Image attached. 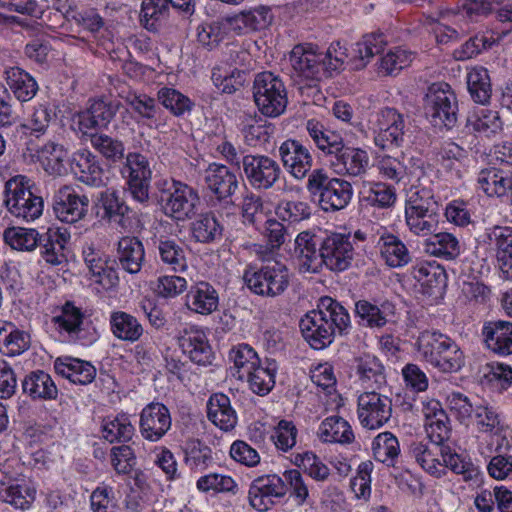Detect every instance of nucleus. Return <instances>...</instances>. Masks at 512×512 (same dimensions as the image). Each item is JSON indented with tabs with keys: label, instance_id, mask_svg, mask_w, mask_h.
Listing matches in <instances>:
<instances>
[{
	"label": "nucleus",
	"instance_id": "1",
	"mask_svg": "<svg viewBox=\"0 0 512 512\" xmlns=\"http://www.w3.org/2000/svg\"><path fill=\"white\" fill-rule=\"evenodd\" d=\"M300 330L309 345L323 349L333 341L335 333H344L350 326L347 310L330 297L320 299L316 310L310 311L300 320Z\"/></svg>",
	"mask_w": 512,
	"mask_h": 512
},
{
	"label": "nucleus",
	"instance_id": "2",
	"mask_svg": "<svg viewBox=\"0 0 512 512\" xmlns=\"http://www.w3.org/2000/svg\"><path fill=\"white\" fill-rule=\"evenodd\" d=\"M306 189L325 212H336L344 209L353 196V188L349 181L343 178L330 177L323 168L312 170L308 175Z\"/></svg>",
	"mask_w": 512,
	"mask_h": 512
},
{
	"label": "nucleus",
	"instance_id": "3",
	"mask_svg": "<svg viewBox=\"0 0 512 512\" xmlns=\"http://www.w3.org/2000/svg\"><path fill=\"white\" fill-rule=\"evenodd\" d=\"M163 213L177 222L192 219L200 204L197 191L181 181L161 180L157 183Z\"/></svg>",
	"mask_w": 512,
	"mask_h": 512
},
{
	"label": "nucleus",
	"instance_id": "4",
	"mask_svg": "<svg viewBox=\"0 0 512 512\" xmlns=\"http://www.w3.org/2000/svg\"><path fill=\"white\" fill-rule=\"evenodd\" d=\"M425 114L437 128H452L457 122L458 102L449 84L433 83L425 96Z\"/></svg>",
	"mask_w": 512,
	"mask_h": 512
},
{
	"label": "nucleus",
	"instance_id": "5",
	"mask_svg": "<svg viewBox=\"0 0 512 512\" xmlns=\"http://www.w3.org/2000/svg\"><path fill=\"white\" fill-rule=\"evenodd\" d=\"M4 205L13 216L26 221L38 218L43 211L42 198L32 193L29 180L22 175L6 182Z\"/></svg>",
	"mask_w": 512,
	"mask_h": 512
},
{
	"label": "nucleus",
	"instance_id": "6",
	"mask_svg": "<svg viewBox=\"0 0 512 512\" xmlns=\"http://www.w3.org/2000/svg\"><path fill=\"white\" fill-rule=\"evenodd\" d=\"M253 97L259 111L269 117L281 115L287 106L283 81L272 72L258 73L253 82Z\"/></svg>",
	"mask_w": 512,
	"mask_h": 512
},
{
	"label": "nucleus",
	"instance_id": "7",
	"mask_svg": "<svg viewBox=\"0 0 512 512\" xmlns=\"http://www.w3.org/2000/svg\"><path fill=\"white\" fill-rule=\"evenodd\" d=\"M51 322L60 336L68 342L89 345L97 339L96 329L85 322L82 309L72 302H66L59 313L52 317Z\"/></svg>",
	"mask_w": 512,
	"mask_h": 512
},
{
	"label": "nucleus",
	"instance_id": "8",
	"mask_svg": "<svg viewBox=\"0 0 512 512\" xmlns=\"http://www.w3.org/2000/svg\"><path fill=\"white\" fill-rule=\"evenodd\" d=\"M243 279L253 293L267 297L281 295L290 282L287 267L279 262L262 266L258 270L248 269Z\"/></svg>",
	"mask_w": 512,
	"mask_h": 512
},
{
	"label": "nucleus",
	"instance_id": "9",
	"mask_svg": "<svg viewBox=\"0 0 512 512\" xmlns=\"http://www.w3.org/2000/svg\"><path fill=\"white\" fill-rule=\"evenodd\" d=\"M392 401L379 391L361 393L357 400V416L360 424L369 430L383 427L391 418Z\"/></svg>",
	"mask_w": 512,
	"mask_h": 512
},
{
	"label": "nucleus",
	"instance_id": "10",
	"mask_svg": "<svg viewBox=\"0 0 512 512\" xmlns=\"http://www.w3.org/2000/svg\"><path fill=\"white\" fill-rule=\"evenodd\" d=\"M241 164L247 182L256 190L271 189L282 174L278 162L264 154H247Z\"/></svg>",
	"mask_w": 512,
	"mask_h": 512
},
{
	"label": "nucleus",
	"instance_id": "11",
	"mask_svg": "<svg viewBox=\"0 0 512 512\" xmlns=\"http://www.w3.org/2000/svg\"><path fill=\"white\" fill-rule=\"evenodd\" d=\"M120 173L126 180L133 199L140 203L147 202L152 172L146 156L138 152H129L125 156Z\"/></svg>",
	"mask_w": 512,
	"mask_h": 512
},
{
	"label": "nucleus",
	"instance_id": "12",
	"mask_svg": "<svg viewBox=\"0 0 512 512\" xmlns=\"http://www.w3.org/2000/svg\"><path fill=\"white\" fill-rule=\"evenodd\" d=\"M321 265L331 271L346 270L354 257V245L350 234L331 233L320 242Z\"/></svg>",
	"mask_w": 512,
	"mask_h": 512
},
{
	"label": "nucleus",
	"instance_id": "13",
	"mask_svg": "<svg viewBox=\"0 0 512 512\" xmlns=\"http://www.w3.org/2000/svg\"><path fill=\"white\" fill-rule=\"evenodd\" d=\"M286 490L285 482L276 474L257 477L249 487V504L258 512H266L285 496Z\"/></svg>",
	"mask_w": 512,
	"mask_h": 512
},
{
	"label": "nucleus",
	"instance_id": "14",
	"mask_svg": "<svg viewBox=\"0 0 512 512\" xmlns=\"http://www.w3.org/2000/svg\"><path fill=\"white\" fill-rule=\"evenodd\" d=\"M377 135L375 144L382 148L399 146L403 142L405 121L402 114L396 109L385 107L373 115L371 120Z\"/></svg>",
	"mask_w": 512,
	"mask_h": 512
},
{
	"label": "nucleus",
	"instance_id": "15",
	"mask_svg": "<svg viewBox=\"0 0 512 512\" xmlns=\"http://www.w3.org/2000/svg\"><path fill=\"white\" fill-rule=\"evenodd\" d=\"M325 57L318 47L311 43L296 45L290 53V63L299 77L306 80L318 81L327 75L324 63Z\"/></svg>",
	"mask_w": 512,
	"mask_h": 512
},
{
	"label": "nucleus",
	"instance_id": "16",
	"mask_svg": "<svg viewBox=\"0 0 512 512\" xmlns=\"http://www.w3.org/2000/svg\"><path fill=\"white\" fill-rule=\"evenodd\" d=\"M329 164L338 175L361 176L369 164L367 152L361 148L345 145L343 138L338 143L337 149L329 154Z\"/></svg>",
	"mask_w": 512,
	"mask_h": 512
},
{
	"label": "nucleus",
	"instance_id": "17",
	"mask_svg": "<svg viewBox=\"0 0 512 512\" xmlns=\"http://www.w3.org/2000/svg\"><path fill=\"white\" fill-rule=\"evenodd\" d=\"M89 199L78 194L72 187H61L54 196L53 210L56 217L66 223H75L86 215Z\"/></svg>",
	"mask_w": 512,
	"mask_h": 512
},
{
	"label": "nucleus",
	"instance_id": "18",
	"mask_svg": "<svg viewBox=\"0 0 512 512\" xmlns=\"http://www.w3.org/2000/svg\"><path fill=\"white\" fill-rule=\"evenodd\" d=\"M472 419L477 429L482 433L489 434L496 441V450H507L510 447V440L507 438V428L504 426L499 413L485 402H478Z\"/></svg>",
	"mask_w": 512,
	"mask_h": 512
},
{
	"label": "nucleus",
	"instance_id": "19",
	"mask_svg": "<svg viewBox=\"0 0 512 512\" xmlns=\"http://www.w3.org/2000/svg\"><path fill=\"white\" fill-rule=\"evenodd\" d=\"M141 435L149 441L160 440L171 427V415L168 408L158 402L145 406L140 414Z\"/></svg>",
	"mask_w": 512,
	"mask_h": 512
},
{
	"label": "nucleus",
	"instance_id": "20",
	"mask_svg": "<svg viewBox=\"0 0 512 512\" xmlns=\"http://www.w3.org/2000/svg\"><path fill=\"white\" fill-rule=\"evenodd\" d=\"M422 414L428 438L432 443L443 446V443L450 438L451 425L441 403L435 399L422 402Z\"/></svg>",
	"mask_w": 512,
	"mask_h": 512
},
{
	"label": "nucleus",
	"instance_id": "21",
	"mask_svg": "<svg viewBox=\"0 0 512 512\" xmlns=\"http://www.w3.org/2000/svg\"><path fill=\"white\" fill-rule=\"evenodd\" d=\"M279 157L287 172L296 179H303L312 168L309 150L297 140L288 139L279 147Z\"/></svg>",
	"mask_w": 512,
	"mask_h": 512
},
{
	"label": "nucleus",
	"instance_id": "22",
	"mask_svg": "<svg viewBox=\"0 0 512 512\" xmlns=\"http://www.w3.org/2000/svg\"><path fill=\"white\" fill-rule=\"evenodd\" d=\"M120 107L121 103L118 100H93L89 108L78 115L80 130L87 134L90 129L107 127Z\"/></svg>",
	"mask_w": 512,
	"mask_h": 512
},
{
	"label": "nucleus",
	"instance_id": "23",
	"mask_svg": "<svg viewBox=\"0 0 512 512\" xmlns=\"http://www.w3.org/2000/svg\"><path fill=\"white\" fill-rule=\"evenodd\" d=\"M70 169L75 177L90 186L104 185V170L97 158L87 149H81L72 155Z\"/></svg>",
	"mask_w": 512,
	"mask_h": 512
},
{
	"label": "nucleus",
	"instance_id": "24",
	"mask_svg": "<svg viewBox=\"0 0 512 512\" xmlns=\"http://www.w3.org/2000/svg\"><path fill=\"white\" fill-rule=\"evenodd\" d=\"M84 261L95 278V282L100 284L103 289L109 290L118 284L117 272L108 266V257L93 244L86 245L83 248Z\"/></svg>",
	"mask_w": 512,
	"mask_h": 512
},
{
	"label": "nucleus",
	"instance_id": "25",
	"mask_svg": "<svg viewBox=\"0 0 512 512\" xmlns=\"http://www.w3.org/2000/svg\"><path fill=\"white\" fill-rule=\"evenodd\" d=\"M317 237L309 231H303L295 239L293 256L301 272H318L321 268V253Z\"/></svg>",
	"mask_w": 512,
	"mask_h": 512
},
{
	"label": "nucleus",
	"instance_id": "26",
	"mask_svg": "<svg viewBox=\"0 0 512 512\" xmlns=\"http://www.w3.org/2000/svg\"><path fill=\"white\" fill-rule=\"evenodd\" d=\"M70 240V234L65 228L49 227L39 234L38 245L41 247L43 259L52 265H59L66 261L65 248Z\"/></svg>",
	"mask_w": 512,
	"mask_h": 512
},
{
	"label": "nucleus",
	"instance_id": "27",
	"mask_svg": "<svg viewBox=\"0 0 512 512\" xmlns=\"http://www.w3.org/2000/svg\"><path fill=\"white\" fill-rule=\"evenodd\" d=\"M205 183L220 200L231 197L238 188L236 174L222 164L209 165L205 170Z\"/></svg>",
	"mask_w": 512,
	"mask_h": 512
},
{
	"label": "nucleus",
	"instance_id": "28",
	"mask_svg": "<svg viewBox=\"0 0 512 512\" xmlns=\"http://www.w3.org/2000/svg\"><path fill=\"white\" fill-rule=\"evenodd\" d=\"M179 345L184 354L196 364L207 365L212 360V349L205 333L198 329L185 330L179 338Z\"/></svg>",
	"mask_w": 512,
	"mask_h": 512
},
{
	"label": "nucleus",
	"instance_id": "29",
	"mask_svg": "<svg viewBox=\"0 0 512 512\" xmlns=\"http://www.w3.org/2000/svg\"><path fill=\"white\" fill-rule=\"evenodd\" d=\"M443 446L437 443L429 445L423 441H413L409 446V453L416 462L430 475L441 477L444 468L441 464Z\"/></svg>",
	"mask_w": 512,
	"mask_h": 512
},
{
	"label": "nucleus",
	"instance_id": "30",
	"mask_svg": "<svg viewBox=\"0 0 512 512\" xmlns=\"http://www.w3.org/2000/svg\"><path fill=\"white\" fill-rule=\"evenodd\" d=\"M482 334L491 351L500 355L512 354V322L490 321L483 326Z\"/></svg>",
	"mask_w": 512,
	"mask_h": 512
},
{
	"label": "nucleus",
	"instance_id": "31",
	"mask_svg": "<svg viewBox=\"0 0 512 512\" xmlns=\"http://www.w3.org/2000/svg\"><path fill=\"white\" fill-rule=\"evenodd\" d=\"M356 315L371 328L383 327L395 314V306L392 302L359 300L355 304Z\"/></svg>",
	"mask_w": 512,
	"mask_h": 512
},
{
	"label": "nucleus",
	"instance_id": "32",
	"mask_svg": "<svg viewBox=\"0 0 512 512\" xmlns=\"http://www.w3.org/2000/svg\"><path fill=\"white\" fill-rule=\"evenodd\" d=\"M219 304L218 293L208 282L201 281L193 285L186 295L187 307L202 315L216 311Z\"/></svg>",
	"mask_w": 512,
	"mask_h": 512
},
{
	"label": "nucleus",
	"instance_id": "33",
	"mask_svg": "<svg viewBox=\"0 0 512 512\" xmlns=\"http://www.w3.org/2000/svg\"><path fill=\"white\" fill-rule=\"evenodd\" d=\"M55 371L69 379L72 383L87 385L91 383L96 376V369L89 362L72 358L59 357L54 362Z\"/></svg>",
	"mask_w": 512,
	"mask_h": 512
},
{
	"label": "nucleus",
	"instance_id": "34",
	"mask_svg": "<svg viewBox=\"0 0 512 512\" xmlns=\"http://www.w3.org/2000/svg\"><path fill=\"white\" fill-rule=\"evenodd\" d=\"M376 246L379 249L381 258L392 268L405 266L411 260L406 245L393 234L387 232L382 233Z\"/></svg>",
	"mask_w": 512,
	"mask_h": 512
},
{
	"label": "nucleus",
	"instance_id": "35",
	"mask_svg": "<svg viewBox=\"0 0 512 512\" xmlns=\"http://www.w3.org/2000/svg\"><path fill=\"white\" fill-rule=\"evenodd\" d=\"M382 35L369 34L355 43L350 50L348 66L352 70H361L369 63L370 59L382 52L384 49Z\"/></svg>",
	"mask_w": 512,
	"mask_h": 512
},
{
	"label": "nucleus",
	"instance_id": "36",
	"mask_svg": "<svg viewBox=\"0 0 512 512\" xmlns=\"http://www.w3.org/2000/svg\"><path fill=\"white\" fill-rule=\"evenodd\" d=\"M412 275L420 283L423 293L429 296L441 294L446 286V273L435 263L425 262L416 265Z\"/></svg>",
	"mask_w": 512,
	"mask_h": 512
},
{
	"label": "nucleus",
	"instance_id": "37",
	"mask_svg": "<svg viewBox=\"0 0 512 512\" xmlns=\"http://www.w3.org/2000/svg\"><path fill=\"white\" fill-rule=\"evenodd\" d=\"M22 390L33 400H52L58 394L51 376L42 370L32 371L26 375L22 381Z\"/></svg>",
	"mask_w": 512,
	"mask_h": 512
},
{
	"label": "nucleus",
	"instance_id": "38",
	"mask_svg": "<svg viewBox=\"0 0 512 512\" xmlns=\"http://www.w3.org/2000/svg\"><path fill=\"white\" fill-rule=\"evenodd\" d=\"M451 339L452 338L448 335L438 331H423L417 338L415 344L416 351L423 361L434 367L435 362L443 353L448 345V341H451Z\"/></svg>",
	"mask_w": 512,
	"mask_h": 512
},
{
	"label": "nucleus",
	"instance_id": "39",
	"mask_svg": "<svg viewBox=\"0 0 512 512\" xmlns=\"http://www.w3.org/2000/svg\"><path fill=\"white\" fill-rule=\"evenodd\" d=\"M488 239L495 247L501 269L512 277V227L495 226L488 232Z\"/></svg>",
	"mask_w": 512,
	"mask_h": 512
},
{
	"label": "nucleus",
	"instance_id": "40",
	"mask_svg": "<svg viewBox=\"0 0 512 512\" xmlns=\"http://www.w3.org/2000/svg\"><path fill=\"white\" fill-rule=\"evenodd\" d=\"M207 416L214 425L224 431L233 429L237 423L230 399L222 393L210 397L207 403Z\"/></svg>",
	"mask_w": 512,
	"mask_h": 512
},
{
	"label": "nucleus",
	"instance_id": "41",
	"mask_svg": "<svg viewBox=\"0 0 512 512\" xmlns=\"http://www.w3.org/2000/svg\"><path fill=\"white\" fill-rule=\"evenodd\" d=\"M30 346V336L12 322L0 320V351L9 356L20 355Z\"/></svg>",
	"mask_w": 512,
	"mask_h": 512
},
{
	"label": "nucleus",
	"instance_id": "42",
	"mask_svg": "<svg viewBox=\"0 0 512 512\" xmlns=\"http://www.w3.org/2000/svg\"><path fill=\"white\" fill-rule=\"evenodd\" d=\"M118 260L121 267L131 274L141 270L144 261V247L136 237H123L118 242Z\"/></svg>",
	"mask_w": 512,
	"mask_h": 512
},
{
	"label": "nucleus",
	"instance_id": "43",
	"mask_svg": "<svg viewBox=\"0 0 512 512\" xmlns=\"http://www.w3.org/2000/svg\"><path fill=\"white\" fill-rule=\"evenodd\" d=\"M5 80L14 96L21 102L31 100L38 91L35 79L19 67L6 69Z\"/></svg>",
	"mask_w": 512,
	"mask_h": 512
},
{
	"label": "nucleus",
	"instance_id": "44",
	"mask_svg": "<svg viewBox=\"0 0 512 512\" xmlns=\"http://www.w3.org/2000/svg\"><path fill=\"white\" fill-rule=\"evenodd\" d=\"M109 323L112 334L123 341L134 343L144 332L137 318L123 311L111 313Z\"/></svg>",
	"mask_w": 512,
	"mask_h": 512
},
{
	"label": "nucleus",
	"instance_id": "45",
	"mask_svg": "<svg viewBox=\"0 0 512 512\" xmlns=\"http://www.w3.org/2000/svg\"><path fill=\"white\" fill-rule=\"evenodd\" d=\"M468 152L454 142H448L441 146L436 154V161L450 174L451 178L461 179L464 161Z\"/></svg>",
	"mask_w": 512,
	"mask_h": 512
},
{
	"label": "nucleus",
	"instance_id": "46",
	"mask_svg": "<svg viewBox=\"0 0 512 512\" xmlns=\"http://www.w3.org/2000/svg\"><path fill=\"white\" fill-rule=\"evenodd\" d=\"M130 107L143 119L150 120L154 128L163 132L166 127V121L161 117V110L157 106L155 99L146 94L128 93L124 97Z\"/></svg>",
	"mask_w": 512,
	"mask_h": 512
},
{
	"label": "nucleus",
	"instance_id": "47",
	"mask_svg": "<svg viewBox=\"0 0 512 512\" xmlns=\"http://www.w3.org/2000/svg\"><path fill=\"white\" fill-rule=\"evenodd\" d=\"M424 247L426 253L445 260H454L461 253L459 240L447 232L432 235L425 241Z\"/></svg>",
	"mask_w": 512,
	"mask_h": 512
},
{
	"label": "nucleus",
	"instance_id": "48",
	"mask_svg": "<svg viewBox=\"0 0 512 512\" xmlns=\"http://www.w3.org/2000/svg\"><path fill=\"white\" fill-rule=\"evenodd\" d=\"M357 373L366 389L377 391L386 384L384 367L374 356L364 355L358 358Z\"/></svg>",
	"mask_w": 512,
	"mask_h": 512
},
{
	"label": "nucleus",
	"instance_id": "49",
	"mask_svg": "<svg viewBox=\"0 0 512 512\" xmlns=\"http://www.w3.org/2000/svg\"><path fill=\"white\" fill-rule=\"evenodd\" d=\"M36 498V488L31 482L2 483L1 501L17 509H28Z\"/></svg>",
	"mask_w": 512,
	"mask_h": 512
},
{
	"label": "nucleus",
	"instance_id": "50",
	"mask_svg": "<svg viewBox=\"0 0 512 512\" xmlns=\"http://www.w3.org/2000/svg\"><path fill=\"white\" fill-rule=\"evenodd\" d=\"M43 168L50 175H61L65 171L64 161L68 156L67 149L54 141H48L36 149Z\"/></svg>",
	"mask_w": 512,
	"mask_h": 512
},
{
	"label": "nucleus",
	"instance_id": "51",
	"mask_svg": "<svg viewBox=\"0 0 512 512\" xmlns=\"http://www.w3.org/2000/svg\"><path fill=\"white\" fill-rule=\"evenodd\" d=\"M157 250L161 262L170 270L181 273L187 269L186 252L181 243L167 238L160 239Z\"/></svg>",
	"mask_w": 512,
	"mask_h": 512
},
{
	"label": "nucleus",
	"instance_id": "52",
	"mask_svg": "<svg viewBox=\"0 0 512 512\" xmlns=\"http://www.w3.org/2000/svg\"><path fill=\"white\" fill-rule=\"evenodd\" d=\"M319 437L328 443H350L354 434L349 423L339 416L326 418L320 425Z\"/></svg>",
	"mask_w": 512,
	"mask_h": 512
},
{
	"label": "nucleus",
	"instance_id": "53",
	"mask_svg": "<svg viewBox=\"0 0 512 512\" xmlns=\"http://www.w3.org/2000/svg\"><path fill=\"white\" fill-rule=\"evenodd\" d=\"M51 119V110L47 106H35L32 112L17 127V132L26 137L40 138L46 133Z\"/></svg>",
	"mask_w": 512,
	"mask_h": 512
},
{
	"label": "nucleus",
	"instance_id": "54",
	"mask_svg": "<svg viewBox=\"0 0 512 512\" xmlns=\"http://www.w3.org/2000/svg\"><path fill=\"white\" fill-rule=\"evenodd\" d=\"M275 372L276 364L274 361H267L265 366L259 362L258 365H255L254 368L247 372V375L244 376V379L247 380L251 390L255 394L266 395L274 387Z\"/></svg>",
	"mask_w": 512,
	"mask_h": 512
},
{
	"label": "nucleus",
	"instance_id": "55",
	"mask_svg": "<svg viewBox=\"0 0 512 512\" xmlns=\"http://www.w3.org/2000/svg\"><path fill=\"white\" fill-rule=\"evenodd\" d=\"M467 85L472 99L476 103L487 104L492 95V85L488 70L477 66L467 74Z\"/></svg>",
	"mask_w": 512,
	"mask_h": 512
},
{
	"label": "nucleus",
	"instance_id": "56",
	"mask_svg": "<svg viewBox=\"0 0 512 512\" xmlns=\"http://www.w3.org/2000/svg\"><path fill=\"white\" fill-rule=\"evenodd\" d=\"M306 131L316 147L329 156L333 149H337L342 137L334 131L327 129L321 122L310 119L306 122Z\"/></svg>",
	"mask_w": 512,
	"mask_h": 512
},
{
	"label": "nucleus",
	"instance_id": "57",
	"mask_svg": "<svg viewBox=\"0 0 512 512\" xmlns=\"http://www.w3.org/2000/svg\"><path fill=\"white\" fill-rule=\"evenodd\" d=\"M91 146L108 162L117 163L125 158L124 143L103 133L90 134Z\"/></svg>",
	"mask_w": 512,
	"mask_h": 512
},
{
	"label": "nucleus",
	"instance_id": "58",
	"mask_svg": "<svg viewBox=\"0 0 512 512\" xmlns=\"http://www.w3.org/2000/svg\"><path fill=\"white\" fill-rule=\"evenodd\" d=\"M405 219L412 233L419 236H426L435 230L438 223V212H425L424 210L406 206Z\"/></svg>",
	"mask_w": 512,
	"mask_h": 512
},
{
	"label": "nucleus",
	"instance_id": "59",
	"mask_svg": "<svg viewBox=\"0 0 512 512\" xmlns=\"http://www.w3.org/2000/svg\"><path fill=\"white\" fill-rule=\"evenodd\" d=\"M169 6L165 0H143L141 23L150 31H157L169 16Z\"/></svg>",
	"mask_w": 512,
	"mask_h": 512
},
{
	"label": "nucleus",
	"instance_id": "60",
	"mask_svg": "<svg viewBox=\"0 0 512 512\" xmlns=\"http://www.w3.org/2000/svg\"><path fill=\"white\" fill-rule=\"evenodd\" d=\"M103 437L110 443L128 442L132 439L135 428L126 414H119L102 426Z\"/></svg>",
	"mask_w": 512,
	"mask_h": 512
},
{
	"label": "nucleus",
	"instance_id": "61",
	"mask_svg": "<svg viewBox=\"0 0 512 512\" xmlns=\"http://www.w3.org/2000/svg\"><path fill=\"white\" fill-rule=\"evenodd\" d=\"M414 54L400 47L394 48L381 57L378 64V73L391 76L397 75L401 70L410 66Z\"/></svg>",
	"mask_w": 512,
	"mask_h": 512
},
{
	"label": "nucleus",
	"instance_id": "62",
	"mask_svg": "<svg viewBox=\"0 0 512 512\" xmlns=\"http://www.w3.org/2000/svg\"><path fill=\"white\" fill-rule=\"evenodd\" d=\"M372 451L375 460L390 466L400 453L399 442L390 432L380 433L373 440Z\"/></svg>",
	"mask_w": 512,
	"mask_h": 512
},
{
	"label": "nucleus",
	"instance_id": "63",
	"mask_svg": "<svg viewBox=\"0 0 512 512\" xmlns=\"http://www.w3.org/2000/svg\"><path fill=\"white\" fill-rule=\"evenodd\" d=\"M101 203L104 216L112 223L126 228L128 224L129 207L120 199L115 191L102 193Z\"/></svg>",
	"mask_w": 512,
	"mask_h": 512
},
{
	"label": "nucleus",
	"instance_id": "64",
	"mask_svg": "<svg viewBox=\"0 0 512 512\" xmlns=\"http://www.w3.org/2000/svg\"><path fill=\"white\" fill-rule=\"evenodd\" d=\"M193 237L201 243H209L222 235V226L212 214H203L191 226Z\"/></svg>",
	"mask_w": 512,
	"mask_h": 512
}]
</instances>
